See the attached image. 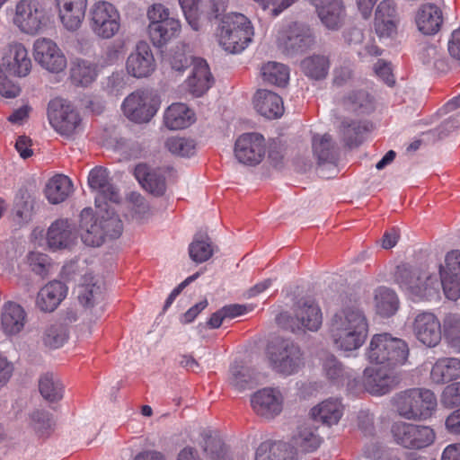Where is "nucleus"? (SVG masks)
<instances>
[{"label": "nucleus", "mask_w": 460, "mask_h": 460, "mask_svg": "<svg viewBox=\"0 0 460 460\" xmlns=\"http://www.w3.org/2000/svg\"><path fill=\"white\" fill-rule=\"evenodd\" d=\"M368 131L369 123L349 119H344L339 128L341 141L349 148L361 145L364 141V135Z\"/></svg>", "instance_id": "36"}, {"label": "nucleus", "mask_w": 460, "mask_h": 460, "mask_svg": "<svg viewBox=\"0 0 460 460\" xmlns=\"http://www.w3.org/2000/svg\"><path fill=\"white\" fill-rule=\"evenodd\" d=\"M323 371L326 378L334 385H342L349 378L342 364L333 355H328L323 360Z\"/></svg>", "instance_id": "49"}, {"label": "nucleus", "mask_w": 460, "mask_h": 460, "mask_svg": "<svg viewBox=\"0 0 460 460\" xmlns=\"http://www.w3.org/2000/svg\"><path fill=\"white\" fill-rule=\"evenodd\" d=\"M28 263L32 271L41 276L46 275L50 267L48 255L39 252H31L29 253Z\"/></svg>", "instance_id": "60"}, {"label": "nucleus", "mask_w": 460, "mask_h": 460, "mask_svg": "<svg viewBox=\"0 0 460 460\" xmlns=\"http://www.w3.org/2000/svg\"><path fill=\"white\" fill-rule=\"evenodd\" d=\"M343 108L357 115L369 114L375 110L374 100L365 90H353L341 99Z\"/></svg>", "instance_id": "35"}, {"label": "nucleus", "mask_w": 460, "mask_h": 460, "mask_svg": "<svg viewBox=\"0 0 460 460\" xmlns=\"http://www.w3.org/2000/svg\"><path fill=\"white\" fill-rule=\"evenodd\" d=\"M266 152L264 137L259 133H245L235 141L234 155L237 160L247 165L260 164Z\"/></svg>", "instance_id": "14"}, {"label": "nucleus", "mask_w": 460, "mask_h": 460, "mask_svg": "<svg viewBox=\"0 0 460 460\" xmlns=\"http://www.w3.org/2000/svg\"><path fill=\"white\" fill-rule=\"evenodd\" d=\"M39 389L40 394L49 402H57L63 397V385L51 374H47L40 379Z\"/></svg>", "instance_id": "50"}, {"label": "nucleus", "mask_w": 460, "mask_h": 460, "mask_svg": "<svg viewBox=\"0 0 460 460\" xmlns=\"http://www.w3.org/2000/svg\"><path fill=\"white\" fill-rule=\"evenodd\" d=\"M88 15L91 30L101 39H111L120 29V14L110 2H95L90 7Z\"/></svg>", "instance_id": "9"}, {"label": "nucleus", "mask_w": 460, "mask_h": 460, "mask_svg": "<svg viewBox=\"0 0 460 460\" xmlns=\"http://www.w3.org/2000/svg\"><path fill=\"white\" fill-rule=\"evenodd\" d=\"M80 230L82 241L89 246H100L105 240L102 217H94L91 208H85L80 214Z\"/></svg>", "instance_id": "25"}, {"label": "nucleus", "mask_w": 460, "mask_h": 460, "mask_svg": "<svg viewBox=\"0 0 460 460\" xmlns=\"http://www.w3.org/2000/svg\"><path fill=\"white\" fill-rule=\"evenodd\" d=\"M398 414L406 420H426L435 411V394L426 388H411L394 394L392 399Z\"/></svg>", "instance_id": "3"}, {"label": "nucleus", "mask_w": 460, "mask_h": 460, "mask_svg": "<svg viewBox=\"0 0 460 460\" xmlns=\"http://www.w3.org/2000/svg\"><path fill=\"white\" fill-rule=\"evenodd\" d=\"M366 355L371 363L395 367L406 361L409 349L404 341L389 333H378L371 338Z\"/></svg>", "instance_id": "6"}, {"label": "nucleus", "mask_w": 460, "mask_h": 460, "mask_svg": "<svg viewBox=\"0 0 460 460\" xmlns=\"http://www.w3.org/2000/svg\"><path fill=\"white\" fill-rule=\"evenodd\" d=\"M446 336L452 348L460 352V318L450 315L445 321Z\"/></svg>", "instance_id": "57"}, {"label": "nucleus", "mask_w": 460, "mask_h": 460, "mask_svg": "<svg viewBox=\"0 0 460 460\" xmlns=\"http://www.w3.org/2000/svg\"><path fill=\"white\" fill-rule=\"evenodd\" d=\"M134 175L139 183L155 196H162L166 190L165 176L160 169H150L145 164L135 167Z\"/></svg>", "instance_id": "30"}, {"label": "nucleus", "mask_w": 460, "mask_h": 460, "mask_svg": "<svg viewBox=\"0 0 460 460\" xmlns=\"http://www.w3.org/2000/svg\"><path fill=\"white\" fill-rule=\"evenodd\" d=\"M256 111L267 119H278L284 112L282 98L269 90H258L253 99Z\"/></svg>", "instance_id": "29"}, {"label": "nucleus", "mask_w": 460, "mask_h": 460, "mask_svg": "<svg viewBox=\"0 0 460 460\" xmlns=\"http://www.w3.org/2000/svg\"><path fill=\"white\" fill-rule=\"evenodd\" d=\"M253 28L249 19L242 13H232L223 16L217 29L219 44L230 53L243 50L251 42Z\"/></svg>", "instance_id": "5"}, {"label": "nucleus", "mask_w": 460, "mask_h": 460, "mask_svg": "<svg viewBox=\"0 0 460 460\" xmlns=\"http://www.w3.org/2000/svg\"><path fill=\"white\" fill-rule=\"evenodd\" d=\"M165 147L173 155L190 156L194 153L195 145L192 140L173 137L166 140Z\"/></svg>", "instance_id": "55"}, {"label": "nucleus", "mask_w": 460, "mask_h": 460, "mask_svg": "<svg viewBox=\"0 0 460 460\" xmlns=\"http://www.w3.org/2000/svg\"><path fill=\"white\" fill-rule=\"evenodd\" d=\"M323 323V314L318 305L312 299L305 298L298 301L295 309V318L288 328L294 333L308 330L316 332Z\"/></svg>", "instance_id": "15"}, {"label": "nucleus", "mask_w": 460, "mask_h": 460, "mask_svg": "<svg viewBox=\"0 0 460 460\" xmlns=\"http://www.w3.org/2000/svg\"><path fill=\"white\" fill-rule=\"evenodd\" d=\"M125 116L137 123L148 122L156 113V106L147 91L137 90L131 93L122 103Z\"/></svg>", "instance_id": "12"}, {"label": "nucleus", "mask_w": 460, "mask_h": 460, "mask_svg": "<svg viewBox=\"0 0 460 460\" xmlns=\"http://www.w3.org/2000/svg\"><path fill=\"white\" fill-rule=\"evenodd\" d=\"M31 426L39 436H45L49 434L53 421L48 411L37 410L31 414Z\"/></svg>", "instance_id": "54"}, {"label": "nucleus", "mask_w": 460, "mask_h": 460, "mask_svg": "<svg viewBox=\"0 0 460 460\" xmlns=\"http://www.w3.org/2000/svg\"><path fill=\"white\" fill-rule=\"evenodd\" d=\"M412 331L417 340L427 347H435L441 341L440 322L432 313H419L412 323Z\"/></svg>", "instance_id": "20"}, {"label": "nucleus", "mask_w": 460, "mask_h": 460, "mask_svg": "<svg viewBox=\"0 0 460 460\" xmlns=\"http://www.w3.org/2000/svg\"><path fill=\"white\" fill-rule=\"evenodd\" d=\"M6 74L0 66V94L6 98H14L20 93V88L7 78Z\"/></svg>", "instance_id": "63"}, {"label": "nucleus", "mask_w": 460, "mask_h": 460, "mask_svg": "<svg viewBox=\"0 0 460 460\" xmlns=\"http://www.w3.org/2000/svg\"><path fill=\"white\" fill-rule=\"evenodd\" d=\"M375 302L376 313L383 317L394 314L399 305L396 294L387 288H379L376 291Z\"/></svg>", "instance_id": "42"}, {"label": "nucleus", "mask_w": 460, "mask_h": 460, "mask_svg": "<svg viewBox=\"0 0 460 460\" xmlns=\"http://www.w3.org/2000/svg\"><path fill=\"white\" fill-rule=\"evenodd\" d=\"M0 66L9 75L26 76L31 69V60L26 48L18 42L10 44L8 54Z\"/></svg>", "instance_id": "24"}, {"label": "nucleus", "mask_w": 460, "mask_h": 460, "mask_svg": "<svg viewBox=\"0 0 460 460\" xmlns=\"http://www.w3.org/2000/svg\"><path fill=\"white\" fill-rule=\"evenodd\" d=\"M194 60L195 59H193L191 57L187 56L181 50L174 51V53L169 58L172 69L179 73L183 72L191 64L194 65Z\"/></svg>", "instance_id": "62"}, {"label": "nucleus", "mask_w": 460, "mask_h": 460, "mask_svg": "<svg viewBox=\"0 0 460 460\" xmlns=\"http://www.w3.org/2000/svg\"><path fill=\"white\" fill-rule=\"evenodd\" d=\"M185 19L190 27L198 31L199 29V0H179Z\"/></svg>", "instance_id": "59"}, {"label": "nucleus", "mask_w": 460, "mask_h": 460, "mask_svg": "<svg viewBox=\"0 0 460 460\" xmlns=\"http://www.w3.org/2000/svg\"><path fill=\"white\" fill-rule=\"evenodd\" d=\"M263 80L279 86H284L289 79V71L287 66L277 63L268 62L261 68Z\"/></svg>", "instance_id": "48"}, {"label": "nucleus", "mask_w": 460, "mask_h": 460, "mask_svg": "<svg viewBox=\"0 0 460 460\" xmlns=\"http://www.w3.org/2000/svg\"><path fill=\"white\" fill-rule=\"evenodd\" d=\"M391 433L396 444L412 450L426 448L436 439V433L430 427L404 421L394 422Z\"/></svg>", "instance_id": "8"}, {"label": "nucleus", "mask_w": 460, "mask_h": 460, "mask_svg": "<svg viewBox=\"0 0 460 460\" xmlns=\"http://www.w3.org/2000/svg\"><path fill=\"white\" fill-rule=\"evenodd\" d=\"M149 20L148 35L153 45L165 46L181 32V22L170 15V11L162 4H154L147 11Z\"/></svg>", "instance_id": "7"}, {"label": "nucleus", "mask_w": 460, "mask_h": 460, "mask_svg": "<svg viewBox=\"0 0 460 460\" xmlns=\"http://www.w3.org/2000/svg\"><path fill=\"white\" fill-rule=\"evenodd\" d=\"M303 72L308 77L321 80L326 77L330 68V60L323 55H314L301 62Z\"/></svg>", "instance_id": "44"}, {"label": "nucleus", "mask_w": 460, "mask_h": 460, "mask_svg": "<svg viewBox=\"0 0 460 460\" xmlns=\"http://www.w3.org/2000/svg\"><path fill=\"white\" fill-rule=\"evenodd\" d=\"M313 43L308 29L294 22L279 31L278 46L287 55H294L307 49Z\"/></svg>", "instance_id": "17"}, {"label": "nucleus", "mask_w": 460, "mask_h": 460, "mask_svg": "<svg viewBox=\"0 0 460 460\" xmlns=\"http://www.w3.org/2000/svg\"><path fill=\"white\" fill-rule=\"evenodd\" d=\"M254 460H294V452L284 442H262L256 449Z\"/></svg>", "instance_id": "41"}, {"label": "nucleus", "mask_w": 460, "mask_h": 460, "mask_svg": "<svg viewBox=\"0 0 460 460\" xmlns=\"http://www.w3.org/2000/svg\"><path fill=\"white\" fill-rule=\"evenodd\" d=\"M72 189V181L67 176L57 174L46 184L45 195L51 204H59L69 197Z\"/></svg>", "instance_id": "40"}, {"label": "nucleus", "mask_w": 460, "mask_h": 460, "mask_svg": "<svg viewBox=\"0 0 460 460\" xmlns=\"http://www.w3.org/2000/svg\"><path fill=\"white\" fill-rule=\"evenodd\" d=\"M100 209H103V214L101 217L104 226L105 238H118L123 230L122 221L117 214L110 210L108 205L104 208L102 207Z\"/></svg>", "instance_id": "53"}, {"label": "nucleus", "mask_w": 460, "mask_h": 460, "mask_svg": "<svg viewBox=\"0 0 460 460\" xmlns=\"http://www.w3.org/2000/svg\"><path fill=\"white\" fill-rule=\"evenodd\" d=\"M57 4L64 27L71 31L78 30L85 15L87 0H57Z\"/></svg>", "instance_id": "27"}, {"label": "nucleus", "mask_w": 460, "mask_h": 460, "mask_svg": "<svg viewBox=\"0 0 460 460\" xmlns=\"http://www.w3.org/2000/svg\"><path fill=\"white\" fill-rule=\"evenodd\" d=\"M362 382L365 390L369 394L383 395L394 389L400 378L391 368L367 367L364 370Z\"/></svg>", "instance_id": "18"}, {"label": "nucleus", "mask_w": 460, "mask_h": 460, "mask_svg": "<svg viewBox=\"0 0 460 460\" xmlns=\"http://www.w3.org/2000/svg\"><path fill=\"white\" fill-rule=\"evenodd\" d=\"M202 447L209 460H232L223 441L209 431L202 434Z\"/></svg>", "instance_id": "45"}, {"label": "nucleus", "mask_w": 460, "mask_h": 460, "mask_svg": "<svg viewBox=\"0 0 460 460\" xmlns=\"http://www.w3.org/2000/svg\"><path fill=\"white\" fill-rule=\"evenodd\" d=\"M252 378L251 371L247 367L239 364L231 366L229 382L237 390L245 389Z\"/></svg>", "instance_id": "56"}, {"label": "nucleus", "mask_w": 460, "mask_h": 460, "mask_svg": "<svg viewBox=\"0 0 460 460\" xmlns=\"http://www.w3.org/2000/svg\"><path fill=\"white\" fill-rule=\"evenodd\" d=\"M315 7L322 22L331 30H337L342 23L344 9L341 0H309Z\"/></svg>", "instance_id": "28"}, {"label": "nucleus", "mask_w": 460, "mask_h": 460, "mask_svg": "<svg viewBox=\"0 0 460 460\" xmlns=\"http://www.w3.org/2000/svg\"><path fill=\"white\" fill-rule=\"evenodd\" d=\"M344 406L338 399H327L313 407L310 414L314 420L328 427L338 424L343 415Z\"/></svg>", "instance_id": "33"}, {"label": "nucleus", "mask_w": 460, "mask_h": 460, "mask_svg": "<svg viewBox=\"0 0 460 460\" xmlns=\"http://www.w3.org/2000/svg\"><path fill=\"white\" fill-rule=\"evenodd\" d=\"M97 76L96 66L86 60H77L70 68V78L75 85L87 86Z\"/></svg>", "instance_id": "43"}, {"label": "nucleus", "mask_w": 460, "mask_h": 460, "mask_svg": "<svg viewBox=\"0 0 460 460\" xmlns=\"http://www.w3.org/2000/svg\"><path fill=\"white\" fill-rule=\"evenodd\" d=\"M90 188L96 191L95 205L101 208L107 202L119 203L120 194L119 189L112 183L108 170L102 166L92 169L88 176Z\"/></svg>", "instance_id": "13"}, {"label": "nucleus", "mask_w": 460, "mask_h": 460, "mask_svg": "<svg viewBox=\"0 0 460 460\" xmlns=\"http://www.w3.org/2000/svg\"><path fill=\"white\" fill-rule=\"evenodd\" d=\"M33 49L36 62L46 70L59 73L66 67V58L53 40L40 38L35 40Z\"/></svg>", "instance_id": "16"}, {"label": "nucleus", "mask_w": 460, "mask_h": 460, "mask_svg": "<svg viewBox=\"0 0 460 460\" xmlns=\"http://www.w3.org/2000/svg\"><path fill=\"white\" fill-rule=\"evenodd\" d=\"M368 327L362 309L355 305H346L331 318L328 335L337 350L351 352L365 343Z\"/></svg>", "instance_id": "2"}, {"label": "nucleus", "mask_w": 460, "mask_h": 460, "mask_svg": "<svg viewBox=\"0 0 460 460\" xmlns=\"http://www.w3.org/2000/svg\"><path fill=\"white\" fill-rule=\"evenodd\" d=\"M415 22L419 31L423 34H435L443 22L442 12L435 4H422L416 13Z\"/></svg>", "instance_id": "34"}, {"label": "nucleus", "mask_w": 460, "mask_h": 460, "mask_svg": "<svg viewBox=\"0 0 460 460\" xmlns=\"http://www.w3.org/2000/svg\"><path fill=\"white\" fill-rule=\"evenodd\" d=\"M78 297L83 305L92 307L103 300L104 293L102 287L93 284L91 286H86L79 294Z\"/></svg>", "instance_id": "58"}, {"label": "nucleus", "mask_w": 460, "mask_h": 460, "mask_svg": "<svg viewBox=\"0 0 460 460\" xmlns=\"http://www.w3.org/2000/svg\"><path fill=\"white\" fill-rule=\"evenodd\" d=\"M296 447L303 451H314L321 444V438L316 434V429L307 424L299 427L297 434L294 438Z\"/></svg>", "instance_id": "51"}, {"label": "nucleus", "mask_w": 460, "mask_h": 460, "mask_svg": "<svg viewBox=\"0 0 460 460\" xmlns=\"http://www.w3.org/2000/svg\"><path fill=\"white\" fill-rule=\"evenodd\" d=\"M77 241V233L67 219L53 222L47 232V243L53 250L71 249Z\"/></svg>", "instance_id": "22"}, {"label": "nucleus", "mask_w": 460, "mask_h": 460, "mask_svg": "<svg viewBox=\"0 0 460 460\" xmlns=\"http://www.w3.org/2000/svg\"><path fill=\"white\" fill-rule=\"evenodd\" d=\"M193 116L185 104L173 103L165 111L164 121L168 128L178 130L189 127L193 122Z\"/></svg>", "instance_id": "39"}, {"label": "nucleus", "mask_w": 460, "mask_h": 460, "mask_svg": "<svg viewBox=\"0 0 460 460\" xmlns=\"http://www.w3.org/2000/svg\"><path fill=\"white\" fill-rule=\"evenodd\" d=\"M67 339V325L61 322H55L47 325L42 335L44 345L49 349L60 348Z\"/></svg>", "instance_id": "46"}, {"label": "nucleus", "mask_w": 460, "mask_h": 460, "mask_svg": "<svg viewBox=\"0 0 460 460\" xmlns=\"http://www.w3.org/2000/svg\"><path fill=\"white\" fill-rule=\"evenodd\" d=\"M266 355L270 368L283 376L296 375L305 366L301 347L288 339L271 341L267 347Z\"/></svg>", "instance_id": "4"}, {"label": "nucleus", "mask_w": 460, "mask_h": 460, "mask_svg": "<svg viewBox=\"0 0 460 460\" xmlns=\"http://www.w3.org/2000/svg\"><path fill=\"white\" fill-rule=\"evenodd\" d=\"M35 200L30 195L18 198L13 208V221L17 225L28 223L33 215Z\"/></svg>", "instance_id": "52"}, {"label": "nucleus", "mask_w": 460, "mask_h": 460, "mask_svg": "<svg viewBox=\"0 0 460 460\" xmlns=\"http://www.w3.org/2000/svg\"><path fill=\"white\" fill-rule=\"evenodd\" d=\"M283 398L279 391L264 388L256 392L251 398L253 411L260 416L271 419L282 411Z\"/></svg>", "instance_id": "23"}, {"label": "nucleus", "mask_w": 460, "mask_h": 460, "mask_svg": "<svg viewBox=\"0 0 460 460\" xmlns=\"http://www.w3.org/2000/svg\"><path fill=\"white\" fill-rule=\"evenodd\" d=\"M352 76L351 64H344L334 69L332 83L336 86H343L352 79Z\"/></svg>", "instance_id": "64"}, {"label": "nucleus", "mask_w": 460, "mask_h": 460, "mask_svg": "<svg viewBox=\"0 0 460 460\" xmlns=\"http://www.w3.org/2000/svg\"><path fill=\"white\" fill-rule=\"evenodd\" d=\"M312 147L319 164H333L338 159L339 148L329 134L314 135L312 139Z\"/></svg>", "instance_id": "38"}, {"label": "nucleus", "mask_w": 460, "mask_h": 460, "mask_svg": "<svg viewBox=\"0 0 460 460\" xmlns=\"http://www.w3.org/2000/svg\"><path fill=\"white\" fill-rule=\"evenodd\" d=\"M397 8L394 0H383L376 9L374 29L380 39H394L397 35Z\"/></svg>", "instance_id": "19"}, {"label": "nucleus", "mask_w": 460, "mask_h": 460, "mask_svg": "<svg viewBox=\"0 0 460 460\" xmlns=\"http://www.w3.org/2000/svg\"><path fill=\"white\" fill-rule=\"evenodd\" d=\"M48 117L50 125L63 136L73 135L80 125L78 112L66 100L56 98L49 102Z\"/></svg>", "instance_id": "10"}, {"label": "nucleus", "mask_w": 460, "mask_h": 460, "mask_svg": "<svg viewBox=\"0 0 460 460\" xmlns=\"http://www.w3.org/2000/svg\"><path fill=\"white\" fill-rule=\"evenodd\" d=\"M126 68L136 78L147 77L155 71V60L147 42L139 41L137 44L134 51L128 57Z\"/></svg>", "instance_id": "21"}, {"label": "nucleus", "mask_w": 460, "mask_h": 460, "mask_svg": "<svg viewBox=\"0 0 460 460\" xmlns=\"http://www.w3.org/2000/svg\"><path fill=\"white\" fill-rule=\"evenodd\" d=\"M460 377V359L445 358L438 359L432 367L430 378L440 385Z\"/></svg>", "instance_id": "37"}, {"label": "nucleus", "mask_w": 460, "mask_h": 460, "mask_svg": "<svg viewBox=\"0 0 460 460\" xmlns=\"http://www.w3.org/2000/svg\"><path fill=\"white\" fill-rule=\"evenodd\" d=\"M190 93L196 97L203 95L214 84L208 63L202 58H195L191 75L188 78Z\"/></svg>", "instance_id": "31"}, {"label": "nucleus", "mask_w": 460, "mask_h": 460, "mask_svg": "<svg viewBox=\"0 0 460 460\" xmlns=\"http://www.w3.org/2000/svg\"><path fill=\"white\" fill-rule=\"evenodd\" d=\"M439 278L428 271L411 269L406 264L397 266L395 280L412 300L431 299L438 296L442 286L445 296L453 301L460 297V276L445 272L439 265Z\"/></svg>", "instance_id": "1"}, {"label": "nucleus", "mask_w": 460, "mask_h": 460, "mask_svg": "<svg viewBox=\"0 0 460 460\" xmlns=\"http://www.w3.org/2000/svg\"><path fill=\"white\" fill-rule=\"evenodd\" d=\"M190 259L201 263L207 261L213 255L211 242L207 234H197L189 246Z\"/></svg>", "instance_id": "47"}, {"label": "nucleus", "mask_w": 460, "mask_h": 460, "mask_svg": "<svg viewBox=\"0 0 460 460\" xmlns=\"http://www.w3.org/2000/svg\"><path fill=\"white\" fill-rule=\"evenodd\" d=\"M46 12L36 0H21L15 6L13 23L24 33L36 34L43 26Z\"/></svg>", "instance_id": "11"}, {"label": "nucleus", "mask_w": 460, "mask_h": 460, "mask_svg": "<svg viewBox=\"0 0 460 460\" xmlns=\"http://www.w3.org/2000/svg\"><path fill=\"white\" fill-rule=\"evenodd\" d=\"M27 314L19 304L8 301L2 308L0 315L1 330L6 336H15L24 328Z\"/></svg>", "instance_id": "26"}, {"label": "nucleus", "mask_w": 460, "mask_h": 460, "mask_svg": "<svg viewBox=\"0 0 460 460\" xmlns=\"http://www.w3.org/2000/svg\"><path fill=\"white\" fill-rule=\"evenodd\" d=\"M440 402L447 408L460 405V382L447 385L442 392Z\"/></svg>", "instance_id": "61"}, {"label": "nucleus", "mask_w": 460, "mask_h": 460, "mask_svg": "<svg viewBox=\"0 0 460 460\" xmlns=\"http://www.w3.org/2000/svg\"><path fill=\"white\" fill-rule=\"evenodd\" d=\"M64 283L55 280L45 285L38 293L36 305L40 311L53 312L66 296Z\"/></svg>", "instance_id": "32"}]
</instances>
